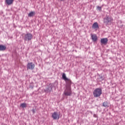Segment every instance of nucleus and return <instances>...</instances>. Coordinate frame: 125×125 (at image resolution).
Segmentation results:
<instances>
[{
  "label": "nucleus",
  "mask_w": 125,
  "mask_h": 125,
  "mask_svg": "<svg viewBox=\"0 0 125 125\" xmlns=\"http://www.w3.org/2000/svg\"><path fill=\"white\" fill-rule=\"evenodd\" d=\"M94 97L98 98L101 96L102 94V90L101 88H96L93 92Z\"/></svg>",
  "instance_id": "f257e3e1"
},
{
  "label": "nucleus",
  "mask_w": 125,
  "mask_h": 125,
  "mask_svg": "<svg viewBox=\"0 0 125 125\" xmlns=\"http://www.w3.org/2000/svg\"><path fill=\"white\" fill-rule=\"evenodd\" d=\"M113 19L112 17L109 16H106L105 18H104V23L108 24L109 23L113 21Z\"/></svg>",
  "instance_id": "f03ea898"
},
{
  "label": "nucleus",
  "mask_w": 125,
  "mask_h": 125,
  "mask_svg": "<svg viewBox=\"0 0 125 125\" xmlns=\"http://www.w3.org/2000/svg\"><path fill=\"white\" fill-rule=\"evenodd\" d=\"M33 38V36L31 33H27L25 35L24 40L25 41H31Z\"/></svg>",
  "instance_id": "7ed1b4c3"
},
{
  "label": "nucleus",
  "mask_w": 125,
  "mask_h": 125,
  "mask_svg": "<svg viewBox=\"0 0 125 125\" xmlns=\"http://www.w3.org/2000/svg\"><path fill=\"white\" fill-rule=\"evenodd\" d=\"M35 65L32 62H28L27 65V69L33 70Z\"/></svg>",
  "instance_id": "20e7f679"
},
{
  "label": "nucleus",
  "mask_w": 125,
  "mask_h": 125,
  "mask_svg": "<svg viewBox=\"0 0 125 125\" xmlns=\"http://www.w3.org/2000/svg\"><path fill=\"white\" fill-rule=\"evenodd\" d=\"M52 117L54 120H59L60 118V114L56 112H54L52 114Z\"/></svg>",
  "instance_id": "39448f33"
},
{
  "label": "nucleus",
  "mask_w": 125,
  "mask_h": 125,
  "mask_svg": "<svg viewBox=\"0 0 125 125\" xmlns=\"http://www.w3.org/2000/svg\"><path fill=\"white\" fill-rule=\"evenodd\" d=\"M62 77L63 80H64L66 82H67V83H69V84L71 83V81L70 80V79H68V78H66L65 74L64 73L62 74Z\"/></svg>",
  "instance_id": "423d86ee"
},
{
  "label": "nucleus",
  "mask_w": 125,
  "mask_h": 125,
  "mask_svg": "<svg viewBox=\"0 0 125 125\" xmlns=\"http://www.w3.org/2000/svg\"><path fill=\"white\" fill-rule=\"evenodd\" d=\"M108 41V40L107 38H102L101 39V42L103 44L106 45L107 43V42Z\"/></svg>",
  "instance_id": "0eeeda50"
},
{
  "label": "nucleus",
  "mask_w": 125,
  "mask_h": 125,
  "mask_svg": "<svg viewBox=\"0 0 125 125\" xmlns=\"http://www.w3.org/2000/svg\"><path fill=\"white\" fill-rule=\"evenodd\" d=\"M64 94L65 96H71L72 94V91L71 89H69L67 91H65V92H64Z\"/></svg>",
  "instance_id": "6e6552de"
},
{
  "label": "nucleus",
  "mask_w": 125,
  "mask_h": 125,
  "mask_svg": "<svg viewBox=\"0 0 125 125\" xmlns=\"http://www.w3.org/2000/svg\"><path fill=\"white\" fill-rule=\"evenodd\" d=\"M92 28L94 29H95L96 30H97L99 28V24L98 22H95L93 24Z\"/></svg>",
  "instance_id": "1a4fd4ad"
},
{
  "label": "nucleus",
  "mask_w": 125,
  "mask_h": 125,
  "mask_svg": "<svg viewBox=\"0 0 125 125\" xmlns=\"http://www.w3.org/2000/svg\"><path fill=\"white\" fill-rule=\"evenodd\" d=\"M91 38L93 42H95L97 41V37L96 34H92Z\"/></svg>",
  "instance_id": "9d476101"
},
{
  "label": "nucleus",
  "mask_w": 125,
  "mask_h": 125,
  "mask_svg": "<svg viewBox=\"0 0 125 125\" xmlns=\"http://www.w3.org/2000/svg\"><path fill=\"white\" fill-rule=\"evenodd\" d=\"M14 0H5V2L8 5H10L13 4Z\"/></svg>",
  "instance_id": "9b49d317"
},
{
  "label": "nucleus",
  "mask_w": 125,
  "mask_h": 125,
  "mask_svg": "<svg viewBox=\"0 0 125 125\" xmlns=\"http://www.w3.org/2000/svg\"><path fill=\"white\" fill-rule=\"evenodd\" d=\"M6 47L2 44H0V51H3L5 50Z\"/></svg>",
  "instance_id": "f8f14e48"
},
{
  "label": "nucleus",
  "mask_w": 125,
  "mask_h": 125,
  "mask_svg": "<svg viewBox=\"0 0 125 125\" xmlns=\"http://www.w3.org/2000/svg\"><path fill=\"white\" fill-rule=\"evenodd\" d=\"M34 15H35V12L32 11L29 13L28 17H33Z\"/></svg>",
  "instance_id": "ddd939ff"
},
{
  "label": "nucleus",
  "mask_w": 125,
  "mask_h": 125,
  "mask_svg": "<svg viewBox=\"0 0 125 125\" xmlns=\"http://www.w3.org/2000/svg\"><path fill=\"white\" fill-rule=\"evenodd\" d=\"M103 106L104 107H107L108 106V103L107 102H104L103 104Z\"/></svg>",
  "instance_id": "4468645a"
},
{
  "label": "nucleus",
  "mask_w": 125,
  "mask_h": 125,
  "mask_svg": "<svg viewBox=\"0 0 125 125\" xmlns=\"http://www.w3.org/2000/svg\"><path fill=\"white\" fill-rule=\"evenodd\" d=\"M27 106L26 104L23 103V104H21V106L22 108H25Z\"/></svg>",
  "instance_id": "2eb2a0df"
},
{
  "label": "nucleus",
  "mask_w": 125,
  "mask_h": 125,
  "mask_svg": "<svg viewBox=\"0 0 125 125\" xmlns=\"http://www.w3.org/2000/svg\"><path fill=\"white\" fill-rule=\"evenodd\" d=\"M97 9H98L99 10L101 11V10H102V7H100V6H97Z\"/></svg>",
  "instance_id": "dca6fc26"
},
{
  "label": "nucleus",
  "mask_w": 125,
  "mask_h": 125,
  "mask_svg": "<svg viewBox=\"0 0 125 125\" xmlns=\"http://www.w3.org/2000/svg\"><path fill=\"white\" fill-rule=\"evenodd\" d=\"M32 112H33V114L35 113V110L34 109L32 110Z\"/></svg>",
  "instance_id": "f3484780"
},
{
  "label": "nucleus",
  "mask_w": 125,
  "mask_h": 125,
  "mask_svg": "<svg viewBox=\"0 0 125 125\" xmlns=\"http://www.w3.org/2000/svg\"><path fill=\"white\" fill-rule=\"evenodd\" d=\"M64 0H61V1H63Z\"/></svg>",
  "instance_id": "a211bd4d"
}]
</instances>
